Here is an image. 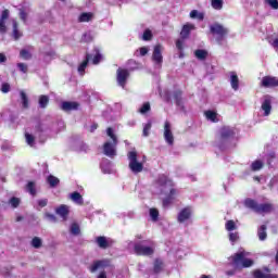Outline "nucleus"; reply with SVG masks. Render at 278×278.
I'll use <instances>...</instances> for the list:
<instances>
[{
  "label": "nucleus",
  "mask_w": 278,
  "mask_h": 278,
  "mask_svg": "<svg viewBox=\"0 0 278 278\" xmlns=\"http://www.w3.org/2000/svg\"><path fill=\"white\" fill-rule=\"evenodd\" d=\"M243 205L253 211L255 214H270L274 211V205L271 203L260 204L252 199H247L243 202Z\"/></svg>",
  "instance_id": "nucleus-1"
},
{
  "label": "nucleus",
  "mask_w": 278,
  "mask_h": 278,
  "mask_svg": "<svg viewBox=\"0 0 278 278\" xmlns=\"http://www.w3.org/2000/svg\"><path fill=\"white\" fill-rule=\"evenodd\" d=\"M247 254L244 251L235 253L231 258H232V266L237 270H241L243 268H249L252 267L254 262L252 258H247Z\"/></svg>",
  "instance_id": "nucleus-2"
},
{
  "label": "nucleus",
  "mask_w": 278,
  "mask_h": 278,
  "mask_svg": "<svg viewBox=\"0 0 278 278\" xmlns=\"http://www.w3.org/2000/svg\"><path fill=\"white\" fill-rule=\"evenodd\" d=\"M210 34L213 35V37H216V41L220 43L227 38V36L229 35V30L220 23H213L212 25H210Z\"/></svg>",
  "instance_id": "nucleus-3"
},
{
  "label": "nucleus",
  "mask_w": 278,
  "mask_h": 278,
  "mask_svg": "<svg viewBox=\"0 0 278 278\" xmlns=\"http://www.w3.org/2000/svg\"><path fill=\"white\" fill-rule=\"evenodd\" d=\"M127 157H128V161H130V163H128V168H130L132 173L139 174L143 172V163H140L138 161V152H135V151L128 152Z\"/></svg>",
  "instance_id": "nucleus-4"
},
{
  "label": "nucleus",
  "mask_w": 278,
  "mask_h": 278,
  "mask_svg": "<svg viewBox=\"0 0 278 278\" xmlns=\"http://www.w3.org/2000/svg\"><path fill=\"white\" fill-rule=\"evenodd\" d=\"M106 267H112L110 258H103L92 262L90 267H88V270H90V274H96V271L105 269Z\"/></svg>",
  "instance_id": "nucleus-5"
},
{
  "label": "nucleus",
  "mask_w": 278,
  "mask_h": 278,
  "mask_svg": "<svg viewBox=\"0 0 278 278\" xmlns=\"http://www.w3.org/2000/svg\"><path fill=\"white\" fill-rule=\"evenodd\" d=\"M135 254L137 256H151L154 255V248L152 247H146L142 244V242L135 243Z\"/></svg>",
  "instance_id": "nucleus-6"
},
{
  "label": "nucleus",
  "mask_w": 278,
  "mask_h": 278,
  "mask_svg": "<svg viewBox=\"0 0 278 278\" xmlns=\"http://www.w3.org/2000/svg\"><path fill=\"white\" fill-rule=\"evenodd\" d=\"M118 141H106L103 143V154L109 159H114L116 156V147Z\"/></svg>",
  "instance_id": "nucleus-7"
},
{
  "label": "nucleus",
  "mask_w": 278,
  "mask_h": 278,
  "mask_svg": "<svg viewBox=\"0 0 278 278\" xmlns=\"http://www.w3.org/2000/svg\"><path fill=\"white\" fill-rule=\"evenodd\" d=\"M130 73L126 68L118 67L116 71V81H118V86L126 87V83Z\"/></svg>",
  "instance_id": "nucleus-8"
},
{
  "label": "nucleus",
  "mask_w": 278,
  "mask_h": 278,
  "mask_svg": "<svg viewBox=\"0 0 278 278\" xmlns=\"http://www.w3.org/2000/svg\"><path fill=\"white\" fill-rule=\"evenodd\" d=\"M192 216V208L191 206H186L185 208H181L180 212L177 214V223L184 224L188 219H191Z\"/></svg>",
  "instance_id": "nucleus-9"
},
{
  "label": "nucleus",
  "mask_w": 278,
  "mask_h": 278,
  "mask_svg": "<svg viewBox=\"0 0 278 278\" xmlns=\"http://www.w3.org/2000/svg\"><path fill=\"white\" fill-rule=\"evenodd\" d=\"M253 278H278L277 274H270L269 267H263V269H255L253 271Z\"/></svg>",
  "instance_id": "nucleus-10"
},
{
  "label": "nucleus",
  "mask_w": 278,
  "mask_h": 278,
  "mask_svg": "<svg viewBox=\"0 0 278 278\" xmlns=\"http://www.w3.org/2000/svg\"><path fill=\"white\" fill-rule=\"evenodd\" d=\"M261 86L263 88L278 87V78L276 76H263Z\"/></svg>",
  "instance_id": "nucleus-11"
},
{
  "label": "nucleus",
  "mask_w": 278,
  "mask_h": 278,
  "mask_svg": "<svg viewBox=\"0 0 278 278\" xmlns=\"http://www.w3.org/2000/svg\"><path fill=\"white\" fill-rule=\"evenodd\" d=\"M170 122L164 123V139L167 144L173 146L175 143V137H173Z\"/></svg>",
  "instance_id": "nucleus-12"
},
{
  "label": "nucleus",
  "mask_w": 278,
  "mask_h": 278,
  "mask_svg": "<svg viewBox=\"0 0 278 278\" xmlns=\"http://www.w3.org/2000/svg\"><path fill=\"white\" fill-rule=\"evenodd\" d=\"M179 193V191L176 188L169 189V192L165 198L163 199V207H168L175 202L176 195Z\"/></svg>",
  "instance_id": "nucleus-13"
},
{
  "label": "nucleus",
  "mask_w": 278,
  "mask_h": 278,
  "mask_svg": "<svg viewBox=\"0 0 278 278\" xmlns=\"http://www.w3.org/2000/svg\"><path fill=\"white\" fill-rule=\"evenodd\" d=\"M192 30H195V25H193L192 23H186L184 25V27H181V30H180L181 40H187L189 38V36L191 35Z\"/></svg>",
  "instance_id": "nucleus-14"
},
{
  "label": "nucleus",
  "mask_w": 278,
  "mask_h": 278,
  "mask_svg": "<svg viewBox=\"0 0 278 278\" xmlns=\"http://www.w3.org/2000/svg\"><path fill=\"white\" fill-rule=\"evenodd\" d=\"M156 184L160 187H170V188L175 187V182L173 181V179L168 178V176L164 174L157 176Z\"/></svg>",
  "instance_id": "nucleus-15"
},
{
  "label": "nucleus",
  "mask_w": 278,
  "mask_h": 278,
  "mask_svg": "<svg viewBox=\"0 0 278 278\" xmlns=\"http://www.w3.org/2000/svg\"><path fill=\"white\" fill-rule=\"evenodd\" d=\"M10 17V11L5 9L2 11L1 17H0V34L5 35L8 33V26H5V21Z\"/></svg>",
  "instance_id": "nucleus-16"
},
{
  "label": "nucleus",
  "mask_w": 278,
  "mask_h": 278,
  "mask_svg": "<svg viewBox=\"0 0 278 278\" xmlns=\"http://www.w3.org/2000/svg\"><path fill=\"white\" fill-rule=\"evenodd\" d=\"M184 91L180 89L174 90L173 91V99L176 102V106L180 108V110H185V105H184Z\"/></svg>",
  "instance_id": "nucleus-17"
},
{
  "label": "nucleus",
  "mask_w": 278,
  "mask_h": 278,
  "mask_svg": "<svg viewBox=\"0 0 278 278\" xmlns=\"http://www.w3.org/2000/svg\"><path fill=\"white\" fill-rule=\"evenodd\" d=\"M162 47L160 43H157L153 48V53H152V61L155 62V64H162L163 63V54L161 53Z\"/></svg>",
  "instance_id": "nucleus-18"
},
{
  "label": "nucleus",
  "mask_w": 278,
  "mask_h": 278,
  "mask_svg": "<svg viewBox=\"0 0 278 278\" xmlns=\"http://www.w3.org/2000/svg\"><path fill=\"white\" fill-rule=\"evenodd\" d=\"M78 108H79V104L77 102H74V101H63L61 110L63 112H73V111H77Z\"/></svg>",
  "instance_id": "nucleus-19"
},
{
  "label": "nucleus",
  "mask_w": 278,
  "mask_h": 278,
  "mask_svg": "<svg viewBox=\"0 0 278 278\" xmlns=\"http://www.w3.org/2000/svg\"><path fill=\"white\" fill-rule=\"evenodd\" d=\"M236 136V132L233 131L232 128L229 127H224L220 130V140L226 141L228 139H231Z\"/></svg>",
  "instance_id": "nucleus-20"
},
{
  "label": "nucleus",
  "mask_w": 278,
  "mask_h": 278,
  "mask_svg": "<svg viewBox=\"0 0 278 278\" xmlns=\"http://www.w3.org/2000/svg\"><path fill=\"white\" fill-rule=\"evenodd\" d=\"M55 214L62 217L63 220H66L68 219L70 208L67 205H60L58 208H55Z\"/></svg>",
  "instance_id": "nucleus-21"
},
{
  "label": "nucleus",
  "mask_w": 278,
  "mask_h": 278,
  "mask_svg": "<svg viewBox=\"0 0 278 278\" xmlns=\"http://www.w3.org/2000/svg\"><path fill=\"white\" fill-rule=\"evenodd\" d=\"M96 243H98V247L102 250H106L112 245V242L108 241L103 236L96 238Z\"/></svg>",
  "instance_id": "nucleus-22"
},
{
  "label": "nucleus",
  "mask_w": 278,
  "mask_h": 278,
  "mask_svg": "<svg viewBox=\"0 0 278 278\" xmlns=\"http://www.w3.org/2000/svg\"><path fill=\"white\" fill-rule=\"evenodd\" d=\"M12 23H13L12 37L16 41L21 39L24 36V34L21 30H18V23L16 22V20H13Z\"/></svg>",
  "instance_id": "nucleus-23"
},
{
  "label": "nucleus",
  "mask_w": 278,
  "mask_h": 278,
  "mask_svg": "<svg viewBox=\"0 0 278 278\" xmlns=\"http://www.w3.org/2000/svg\"><path fill=\"white\" fill-rule=\"evenodd\" d=\"M230 86L235 91H238V88H240V80L236 72L230 73Z\"/></svg>",
  "instance_id": "nucleus-24"
},
{
  "label": "nucleus",
  "mask_w": 278,
  "mask_h": 278,
  "mask_svg": "<svg viewBox=\"0 0 278 278\" xmlns=\"http://www.w3.org/2000/svg\"><path fill=\"white\" fill-rule=\"evenodd\" d=\"M90 60H91V54L89 52H87L86 59H84L83 63H80L78 66L79 74H83L86 71L87 66L89 65Z\"/></svg>",
  "instance_id": "nucleus-25"
},
{
  "label": "nucleus",
  "mask_w": 278,
  "mask_h": 278,
  "mask_svg": "<svg viewBox=\"0 0 278 278\" xmlns=\"http://www.w3.org/2000/svg\"><path fill=\"white\" fill-rule=\"evenodd\" d=\"M262 110L265 112V116L270 115V111L273 110V106L270 105V99L266 98L265 101H263Z\"/></svg>",
  "instance_id": "nucleus-26"
},
{
  "label": "nucleus",
  "mask_w": 278,
  "mask_h": 278,
  "mask_svg": "<svg viewBox=\"0 0 278 278\" xmlns=\"http://www.w3.org/2000/svg\"><path fill=\"white\" fill-rule=\"evenodd\" d=\"M61 181L59 180V178L54 175H50L47 177V184L48 186H50L51 188H55L59 186Z\"/></svg>",
  "instance_id": "nucleus-27"
},
{
  "label": "nucleus",
  "mask_w": 278,
  "mask_h": 278,
  "mask_svg": "<svg viewBox=\"0 0 278 278\" xmlns=\"http://www.w3.org/2000/svg\"><path fill=\"white\" fill-rule=\"evenodd\" d=\"M39 108H41L42 110H46V108L49 105V96L46 94H41L39 96Z\"/></svg>",
  "instance_id": "nucleus-28"
},
{
  "label": "nucleus",
  "mask_w": 278,
  "mask_h": 278,
  "mask_svg": "<svg viewBox=\"0 0 278 278\" xmlns=\"http://www.w3.org/2000/svg\"><path fill=\"white\" fill-rule=\"evenodd\" d=\"M71 200L74 201L78 205L84 204L83 195H81V193H78L77 191H75L74 193H71Z\"/></svg>",
  "instance_id": "nucleus-29"
},
{
  "label": "nucleus",
  "mask_w": 278,
  "mask_h": 278,
  "mask_svg": "<svg viewBox=\"0 0 278 278\" xmlns=\"http://www.w3.org/2000/svg\"><path fill=\"white\" fill-rule=\"evenodd\" d=\"M93 18V13H80L78 17L79 23H89Z\"/></svg>",
  "instance_id": "nucleus-30"
},
{
  "label": "nucleus",
  "mask_w": 278,
  "mask_h": 278,
  "mask_svg": "<svg viewBox=\"0 0 278 278\" xmlns=\"http://www.w3.org/2000/svg\"><path fill=\"white\" fill-rule=\"evenodd\" d=\"M194 55L198 60L205 61V59H207L208 52L207 50L199 49V50H195Z\"/></svg>",
  "instance_id": "nucleus-31"
},
{
  "label": "nucleus",
  "mask_w": 278,
  "mask_h": 278,
  "mask_svg": "<svg viewBox=\"0 0 278 278\" xmlns=\"http://www.w3.org/2000/svg\"><path fill=\"white\" fill-rule=\"evenodd\" d=\"M164 263L160 258H156L153 264V273L160 274L163 270Z\"/></svg>",
  "instance_id": "nucleus-32"
},
{
  "label": "nucleus",
  "mask_w": 278,
  "mask_h": 278,
  "mask_svg": "<svg viewBox=\"0 0 278 278\" xmlns=\"http://www.w3.org/2000/svg\"><path fill=\"white\" fill-rule=\"evenodd\" d=\"M266 225H262L261 228H258L257 235H258V240L265 241L268 235L266 233Z\"/></svg>",
  "instance_id": "nucleus-33"
},
{
  "label": "nucleus",
  "mask_w": 278,
  "mask_h": 278,
  "mask_svg": "<svg viewBox=\"0 0 278 278\" xmlns=\"http://www.w3.org/2000/svg\"><path fill=\"white\" fill-rule=\"evenodd\" d=\"M26 191L29 192V194L33 197L37 195L36 182H34V181L27 182Z\"/></svg>",
  "instance_id": "nucleus-34"
},
{
  "label": "nucleus",
  "mask_w": 278,
  "mask_h": 278,
  "mask_svg": "<svg viewBox=\"0 0 278 278\" xmlns=\"http://www.w3.org/2000/svg\"><path fill=\"white\" fill-rule=\"evenodd\" d=\"M206 119L213 122V123H217V113L212 111V110H208V111H205L204 113Z\"/></svg>",
  "instance_id": "nucleus-35"
},
{
  "label": "nucleus",
  "mask_w": 278,
  "mask_h": 278,
  "mask_svg": "<svg viewBox=\"0 0 278 278\" xmlns=\"http://www.w3.org/2000/svg\"><path fill=\"white\" fill-rule=\"evenodd\" d=\"M211 8H213L216 11H220L224 8V1L223 0H211Z\"/></svg>",
  "instance_id": "nucleus-36"
},
{
  "label": "nucleus",
  "mask_w": 278,
  "mask_h": 278,
  "mask_svg": "<svg viewBox=\"0 0 278 278\" xmlns=\"http://www.w3.org/2000/svg\"><path fill=\"white\" fill-rule=\"evenodd\" d=\"M30 245L35 249L38 250L42 247V240L41 238L34 237L33 241H30Z\"/></svg>",
  "instance_id": "nucleus-37"
},
{
  "label": "nucleus",
  "mask_w": 278,
  "mask_h": 278,
  "mask_svg": "<svg viewBox=\"0 0 278 278\" xmlns=\"http://www.w3.org/2000/svg\"><path fill=\"white\" fill-rule=\"evenodd\" d=\"M22 106L27 110L29 108L28 96H26L25 91H21Z\"/></svg>",
  "instance_id": "nucleus-38"
},
{
  "label": "nucleus",
  "mask_w": 278,
  "mask_h": 278,
  "mask_svg": "<svg viewBox=\"0 0 278 278\" xmlns=\"http://www.w3.org/2000/svg\"><path fill=\"white\" fill-rule=\"evenodd\" d=\"M262 168H264V163H262V161H254L251 163V170L260 172Z\"/></svg>",
  "instance_id": "nucleus-39"
},
{
  "label": "nucleus",
  "mask_w": 278,
  "mask_h": 278,
  "mask_svg": "<svg viewBox=\"0 0 278 278\" xmlns=\"http://www.w3.org/2000/svg\"><path fill=\"white\" fill-rule=\"evenodd\" d=\"M225 228L228 231H236L237 230L236 222H233V219H229L228 222H226Z\"/></svg>",
  "instance_id": "nucleus-40"
},
{
  "label": "nucleus",
  "mask_w": 278,
  "mask_h": 278,
  "mask_svg": "<svg viewBox=\"0 0 278 278\" xmlns=\"http://www.w3.org/2000/svg\"><path fill=\"white\" fill-rule=\"evenodd\" d=\"M190 18L192 20H200V21H203L204 20V14L203 13H199V11L197 10H192L190 11Z\"/></svg>",
  "instance_id": "nucleus-41"
},
{
  "label": "nucleus",
  "mask_w": 278,
  "mask_h": 278,
  "mask_svg": "<svg viewBox=\"0 0 278 278\" xmlns=\"http://www.w3.org/2000/svg\"><path fill=\"white\" fill-rule=\"evenodd\" d=\"M102 61V54L99 50H96V55L92 58V65H98Z\"/></svg>",
  "instance_id": "nucleus-42"
},
{
  "label": "nucleus",
  "mask_w": 278,
  "mask_h": 278,
  "mask_svg": "<svg viewBox=\"0 0 278 278\" xmlns=\"http://www.w3.org/2000/svg\"><path fill=\"white\" fill-rule=\"evenodd\" d=\"M150 111H151V104H149V102H144V104L141 105V108H140V110H139V113H140L141 115H144V114H147V113L150 112Z\"/></svg>",
  "instance_id": "nucleus-43"
},
{
  "label": "nucleus",
  "mask_w": 278,
  "mask_h": 278,
  "mask_svg": "<svg viewBox=\"0 0 278 278\" xmlns=\"http://www.w3.org/2000/svg\"><path fill=\"white\" fill-rule=\"evenodd\" d=\"M9 203H10L11 207L17 208L18 205H21V200L18 198H16V197H12L10 199Z\"/></svg>",
  "instance_id": "nucleus-44"
},
{
  "label": "nucleus",
  "mask_w": 278,
  "mask_h": 278,
  "mask_svg": "<svg viewBox=\"0 0 278 278\" xmlns=\"http://www.w3.org/2000/svg\"><path fill=\"white\" fill-rule=\"evenodd\" d=\"M25 139H26V143L29 144L30 147H34V143L36 142V137H34L33 135L26 132L25 134Z\"/></svg>",
  "instance_id": "nucleus-45"
},
{
  "label": "nucleus",
  "mask_w": 278,
  "mask_h": 278,
  "mask_svg": "<svg viewBox=\"0 0 278 278\" xmlns=\"http://www.w3.org/2000/svg\"><path fill=\"white\" fill-rule=\"evenodd\" d=\"M80 229L77 223L71 225V233L74 236H78L80 233Z\"/></svg>",
  "instance_id": "nucleus-46"
},
{
  "label": "nucleus",
  "mask_w": 278,
  "mask_h": 278,
  "mask_svg": "<svg viewBox=\"0 0 278 278\" xmlns=\"http://www.w3.org/2000/svg\"><path fill=\"white\" fill-rule=\"evenodd\" d=\"M21 59L28 61V60L33 59V55L30 54V52L28 50H21Z\"/></svg>",
  "instance_id": "nucleus-47"
},
{
  "label": "nucleus",
  "mask_w": 278,
  "mask_h": 278,
  "mask_svg": "<svg viewBox=\"0 0 278 278\" xmlns=\"http://www.w3.org/2000/svg\"><path fill=\"white\" fill-rule=\"evenodd\" d=\"M149 214L151 215V218H152L153 222H156L159 219V216H160L159 210L151 208L149 211Z\"/></svg>",
  "instance_id": "nucleus-48"
},
{
  "label": "nucleus",
  "mask_w": 278,
  "mask_h": 278,
  "mask_svg": "<svg viewBox=\"0 0 278 278\" xmlns=\"http://www.w3.org/2000/svg\"><path fill=\"white\" fill-rule=\"evenodd\" d=\"M106 135L112 139V142H118V138H116L114 130L112 128L106 129Z\"/></svg>",
  "instance_id": "nucleus-49"
},
{
  "label": "nucleus",
  "mask_w": 278,
  "mask_h": 278,
  "mask_svg": "<svg viewBox=\"0 0 278 278\" xmlns=\"http://www.w3.org/2000/svg\"><path fill=\"white\" fill-rule=\"evenodd\" d=\"M152 128V122H148L144 124L143 126V137H148L149 136V131Z\"/></svg>",
  "instance_id": "nucleus-50"
},
{
  "label": "nucleus",
  "mask_w": 278,
  "mask_h": 278,
  "mask_svg": "<svg viewBox=\"0 0 278 278\" xmlns=\"http://www.w3.org/2000/svg\"><path fill=\"white\" fill-rule=\"evenodd\" d=\"M266 4H269L271 10H278V0H266Z\"/></svg>",
  "instance_id": "nucleus-51"
},
{
  "label": "nucleus",
  "mask_w": 278,
  "mask_h": 278,
  "mask_svg": "<svg viewBox=\"0 0 278 278\" xmlns=\"http://www.w3.org/2000/svg\"><path fill=\"white\" fill-rule=\"evenodd\" d=\"M17 68L24 74L28 73V65H26L25 63H17Z\"/></svg>",
  "instance_id": "nucleus-52"
},
{
  "label": "nucleus",
  "mask_w": 278,
  "mask_h": 278,
  "mask_svg": "<svg viewBox=\"0 0 278 278\" xmlns=\"http://www.w3.org/2000/svg\"><path fill=\"white\" fill-rule=\"evenodd\" d=\"M152 39V31L150 29H146L143 33V40L149 41Z\"/></svg>",
  "instance_id": "nucleus-53"
},
{
  "label": "nucleus",
  "mask_w": 278,
  "mask_h": 278,
  "mask_svg": "<svg viewBox=\"0 0 278 278\" xmlns=\"http://www.w3.org/2000/svg\"><path fill=\"white\" fill-rule=\"evenodd\" d=\"M184 40L185 39H177V41H176V48L180 52L184 51Z\"/></svg>",
  "instance_id": "nucleus-54"
},
{
  "label": "nucleus",
  "mask_w": 278,
  "mask_h": 278,
  "mask_svg": "<svg viewBox=\"0 0 278 278\" xmlns=\"http://www.w3.org/2000/svg\"><path fill=\"white\" fill-rule=\"evenodd\" d=\"M1 91L2 93H9L10 91V85L9 83H3L2 86H1Z\"/></svg>",
  "instance_id": "nucleus-55"
},
{
  "label": "nucleus",
  "mask_w": 278,
  "mask_h": 278,
  "mask_svg": "<svg viewBox=\"0 0 278 278\" xmlns=\"http://www.w3.org/2000/svg\"><path fill=\"white\" fill-rule=\"evenodd\" d=\"M20 17L23 21V23H26V20L28 18V14H26V11L21 10Z\"/></svg>",
  "instance_id": "nucleus-56"
},
{
  "label": "nucleus",
  "mask_w": 278,
  "mask_h": 278,
  "mask_svg": "<svg viewBox=\"0 0 278 278\" xmlns=\"http://www.w3.org/2000/svg\"><path fill=\"white\" fill-rule=\"evenodd\" d=\"M229 240H230V242H236L238 240V233L237 232H230L229 233Z\"/></svg>",
  "instance_id": "nucleus-57"
},
{
  "label": "nucleus",
  "mask_w": 278,
  "mask_h": 278,
  "mask_svg": "<svg viewBox=\"0 0 278 278\" xmlns=\"http://www.w3.org/2000/svg\"><path fill=\"white\" fill-rule=\"evenodd\" d=\"M139 52H140V55H141V56H144V55L148 54L149 49H148L147 47H141V48L139 49Z\"/></svg>",
  "instance_id": "nucleus-58"
},
{
  "label": "nucleus",
  "mask_w": 278,
  "mask_h": 278,
  "mask_svg": "<svg viewBox=\"0 0 278 278\" xmlns=\"http://www.w3.org/2000/svg\"><path fill=\"white\" fill-rule=\"evenodd\" d=\"M47 203H48V200H47V199L39 200V201H38V206H39V207H46V206H47Z\"/></svg>",
  "instance_id": "nucleus-59"
},
{
  "label": "nucleus",
  "mask_w": 278,
  "mask_h": 278,
  "mask_svg": "<svg viewBox=\"0 0 278 278\" xmlns=\"http://www.w3.org/2000/svg\"><path fill=\"white\" fill-rule=\"evenodd\" d=\"M35 129H36L37 132H39V134H42V131H43L41 124H37V126L35 127Z\"/></svg>",
  "instance_id": "nucleus-60"
},
{
  "label": "nucleus",
  "mask_w": 278,
  "mask_h": 278,
  "mask_svg": "<svg viewBox=\"0 0 278 278\" xmlns=\"http://www.w3.org/2000/svg\"><path fill=\"white\" fill-rule=\"evenodd\" d=\"M98 127H99V125H98V124H92V125L90 126V132H91V134H93V132H94V130H97V129H98Z\"/></svg>",
  "instance_id": "nucleus-61"
},
{
  "label": "nucleus",
  "mask_w": 278,
  "mask_h": 278,
  "mask_svg": "<svg viewBox=\"0 0 278 278\" xmlns=\"http://www.w3.org/2000/svg\"><path fill=\"white\" fill-rule=\"evenodd\" d=\"M8 61V58L4 55V53H0V63H4Z\"/></svg>",
  "instance_id": "nucleus-62"
},
{
  "label": "nucleus",
  "mask_w": 278,
  "mask_h": 278,
  "mask_svg": "<svg viewBox=\"0 0 278 278\" xmlns=\"http://www.w3.org/2000/svg\"><path fill=\"white\" fill-rule=\"evenodd\" d=\"M98 278H108L106 271L105 270L100 271V274L98 275Z\"/></svg>",
  "instance_id": "nucleus-63"
},
{
  "label": "nucleus",
  "mask_w": 278,
  "mask_h": 278,
  "mask_svg": "<svg viewBox=\"0 0 278 278\" xmlns=\"http://www.w3.org/2000/svg\"><path fill=\"white\" fill-rule=\"evenodd\" d=\"M271 47L278 49V38H276L274 42H271Z\"/></svg>",
  "instance_id": "nucleus-64"
}]
</instances>
